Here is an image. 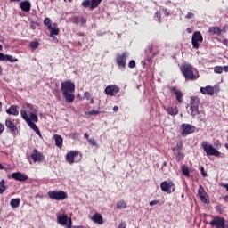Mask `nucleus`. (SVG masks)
<instances>
[{
    "mask_svg": "<svg viewBox=\"0 0 228 228\" xmlns=\"http://www.w3.org/2000/svg\"><path fill=\"white\" fill-rule=\"evenodd\" d=\"M113 111H114L115 113H117V111H118V106H114V107H113Z\"/></svg>",
    "mask_w": 228,
    "mask_h": 228,
    "instance_id": "nucleus-58",
    "label": "nucleus"
},
{
    "mask_svg": "<svg viewBox=\"0 0 228 228\" xmlns=\"http://www.w3.org/2000/svg\"><path fill=\"white\" fill-rule=\"evenodd\" d=\"M127 58H129L128 52H123L122 53H118L116 57V61L118 67H121L122 69H126Z\"/></svg>",
    "mask_w": 228,
    "mask_h": 228,
    "instance_id": "nucleus-10",
    "label": "nucleus"
},
{
    "mask_svg": "<svg viewBox=\"0 0 228 228\" xmlns=\"http://www.w3.org/2000/svg\"><path fill=\"white\" fill-rule=\"evenodd\" d=\"M38 45H40V43H38V41H31L28 45V47L35 51V49L38 48Z\"/></svg>",
    "mask_w": 228,
    "mask_h": 228,
    "instance_id": "nucleus-37",
    "label": "nucleus"
},
{
    "mask_svg": "<svg viewBox=\"0 0 228 228\" xmlns=\"http://www.w3.org/2000/svg\"><path fill=\"white\" fill-rule=\"evenodd\" d=\"M6 113L7 115H13L14 117H17V115H19V106L12 105L6 110Z\"/></svg>",
    "mask_w": 228,
    "mask_h": 228,
    "instance_id": "nucleus-26",
    "label": "nucleus"
},
{
    "mask_svg": "<svg viewBox=\"0 0 228 228\" xmlns=\"http://www.w3.org/2000/svg\"><path fill=\"white\" fill-rule=\"evenodd\" d=\"M22 118L23 120H25V122L28 124L30 129H33L36 132V134H37L39 138H42V134L40 133V129H38V126L35 125L36 122H38V116L32 114L31 119H29V116L26 115V111H23Z\"/></svg>",
    "mask_w": 228,
    "mask_h": 228,
    "instance_id": "nucleus-4",
    "label": "nucleus"
},
{
    "mask_svg": "<svg viewBox=\"0 0 228 228\" xmlns=\"http://www.w3.org/2000/svg\"><path fill=\"white\" fill-rule=\"evenodd\" d=\"M182 174L185 175V177H190V169L186 166L182 167Z\"/></svg>",
    "mask_w": 228,
    "mask_h": 228,
    "instance_id": "nucleus-38",
    "label": "nucleus"
},
{
    "mask_svg": "<svg viewBox=\"0 0 228 228\" xmlns=\"http://www.w3.org/2000/svg\"><path fill=\"white\" fill-rule=\"evenodd\" d=\"M181 129H182V136L186 137L188 136V134H192V133L195 131V129H197V127H195V126L193 125H190L187 123H183L181 126Z\"/></svg>",
    "mask_w": 228,
    "mask_h": 228,
    "instance_id": "nucleus-12",
    "label": "nucleus"
},
{
    "mask_svg": "<svg viewBox=\"0 0 228 228\" xmlns=\"http://www.w3.org/2000/svg\"><path fill=\"white\" fill-rule=\"evenodd\" d=\"M223 70H224V72H228V66H224Z\"/></svg>",
    "mask_w": 228,
    "mask_h": 228,
    "instance_id": "nucleus-59",
    "label": "nucleus"
},
{
    "mask_svg": "<svg viewBox=\"0 0 228 228\" xmlns=\"http://www.w3.org/2000/svg\"><path fill=\"white\" fill-rule=\"evenodd\" d=\"M201 42H204V37L200 31H196L192 35L191 44L193 49H199L200 47Z\"/></svg>",
    "mask_w": 228,
    "mask_h": 228,
    "instance_id": "nucleus-9",
    "label": "nucleus"
},
{
    "mask_svg": "<svg viewBox=\"0 0 228 228\" xmlns=\"http://www.w3.org/2000/svg\"><path fill=\"white\" fill-rule=\"evenodd\" d=\"M6 191V186L4 185V180L0 181V195H3Z\"/></svg>",
    "mask_w": 228,
    "mask_h": 228,
    "instance_id": "nucleus-39",
    "label": "nucleus"
},
{
    "mask_svg": "<svg viewBox=\"0 0 228 228\" xmlns=\"http://www.w3.org/2000/svg\"><path fill=\"white\" fill-rule=\"evenodd\" d=\"M87 115H101V111L99 110H91L87 112Z\"/></svg>",
    "mask_w": 228,
    "mask_h": 228,
    "instance_id": "nucleus-46",
    "label": "nucleus"
},
{
    "mask_svg": "<svg viewBox=\"0 0 228 228\" xmlns=\"http://www.w3.org/2000/svg\"><path fill=\"white\" fill-rule=\"evenodd\" d=\"M200 92L203 95H215V87L207 86L206 87H200Z\"/></svg>",
    "mask_w": 228,
    "mask_h": 228,
    "instance_id": "nucleus-23",
    "label": "nucleus"
},
{
    "mask_svg": "<svg viewBox=\"0 0 228 228\" xmlns=\"http://www.w3.org/2000/svg\"><path fill=\"white\" fill-rule=\"evenodd\" d=\"M76 156H77V151H69L67 153L66 155V161L67 163H69V165H72V163H74V158H76Z\"/></svg>",
    "mask_w": 228,
    "mask_h": 228,
    "instance_id": "nucleus-27",
    "label": "nucleus"
},
{
    "mask_svg": "<svg viewBox=\"0 0 228 228\" xmlns=\"http://www.w3.org/2000/svg\"><path fill=\"white\" fill-rule=\"evenodd\" d=\"M170 90L175 95L178 104H183V92L177 89L176 86L170 87Z\"/></svg>",
    "mask_w": 228,
    "mask_h": 228,
    "instance_id": "nucleus-17",
    "label": "nucleus"
},
{
    "mask_svg": "<svg viewBox=\"0 0 228 228\" xmlns=\"http://www.w3.org/2000/svg\"><path fill=\"white\" fill-rule=\"evenodd\" d=\"M126 224L125 222H121L119 224H118V228H126Z\"/></svg>",
    "mask_w": 228,
    "mask_h": 228,
    "instance_id": "nucleus-53",
    "label": "nucleus"
},
{
    "mask_svg": "<svg viewBox=\"0 0 228 228\" xmlns=\"http://www.w3.org/2000/svg\"><path fill=\"white\" fill-rule=\"evenodd\" d=\"M10 206L11 208H19V206H20V199L16 198V199H12L10 201Z\"/></svg>",
    "mask_w": 228,
    "mask_h": 228,
    "instance_id": "nucleus-34",
    "label": "nucleus"
},
{
    "mask_svg": "<svg viewBox=\"0 0 228 228\" xmlns=\"http://www.w3.org/2000/svg\"><path fill=\"white\" fill-rule=\"evenodd\" d=\"M160 188L162 191H165L167 194L172 193L174 191V182L168 180V181H164L160 183Z\"/></svg>",
    "mask_w": 228,
    "mask_h": 228,
    "instance_id": "nucleus-14",
    "label": "nucleus"
},
{
    "mask_svg": "<svg viewBox=\"0 0 228 228\" xmlns=\"http://www.w3.org/2000/svg\"><path fill=\"white\" fill-rule=\"evenodd\" d=\"M201 147L203 151L206 152L207 156H215L216 158H218L220 156V152L216 148L213 147L212 144H209L208 142H203L201 143Z\"/></svg>",
    "mask_w": 228,
    "mask_h": 228,
    "instance_id": "nucleus-5",
    "label": "nucleus"
},
{
    "mask_svg": "<svg viewBox=\"0 0 228 228\" xmlns=\"http://www.w3.org/2000/svg\"><path fill=\"white\" fill-rule=\"evenodd\" d=\"M198 195H199L200 200H201V202H203V204H208L209 202L208 200V193L206 192V190L204 189V187L202 185L199 186Z\"/></svg>",
    "mask_w": 228,
    "mask_h": 228,
    "instance_id": "nucleus-16",
    "label": "nucleus"
},
{
    "mask_svg": "<svg viewBox=\"0 0 228 228\" xmlns=\"http://www.w3.org/2000/svg\"><path fill=\"white\" fill-rule=\"evenodd\" d=\"M4 131V125L0 124V134Z\"/></svg>",
    "mask_w": 228,
    "mask_h": 228,
    "instance_id": "nucleus-55",
    "label": "nucleus"
},
{
    "mask_svg": "<svg viewBox=\"0 0 228 228\" xmlns=\"http://www.w3.org/2000/svg\"><path fill=\"white\" fill-rule=\"evenodd\" d=\"M153 49H154V46L152 45H151L148 46V48L146 50L147 54H149V53L151 54V56H149V55L147 56V61H151L152 57L156 56V54H158V53H152Z\"/></svg>",
    "mask_w": 228,
    "mask_h": 228,
    "instance_id": "nucleus-31",
    "label": "nucleus"
},
{
    "mask_svg": "<svg viewBox=\"0 0 228 228\" xmlns=\"http://www.w3.org/2000/svg\"><path fill=\"white\" fill-rule=\"evenodd\" d=\"M57 223L59 225H67L69 224V216L67 214H57Z\"/></svg>",
    "mask_w": 228,
    "mask_h": 228,
    "instance_id": "nucleus-22",
    "label": "nucleus"
},
{
    "mask_svg": "<svg viewBox=\"0 0 228 228\" xmlns=\"http://www.w3.org/2000/svg\"><path fill=\"white\" fill-rule=\"evenodd\" d=\"M90 104L93 105L94 110H100L101 108V100L99 98H91Z\"/></svg>",
    "mask_w": 228,
    "mask_h": 228,
    "instance_id": "nucleus-28",
    "label": "nucleus"
},
{
    "mask_svg": "<svg viewBox=\"0 0 228 228\" xmlns=\"http://www.w3.org/2000/svg\"><path fill=\"white\" fill-rule=\"evenodd\" d=\"M61 91L62 97L65 99L67 104H71L76 99L74 93L76 92V84L70 80H66L61 83Z\"/></svg>",
    "mask_w": 228,
    "mask_h": 228,
    "instance_id": "nucleus-1",
    "label": "nucleus"
},
{
    "mask_svg": "<svg viewBox=\"0 0 228 228\" xmlns=\"http://www.w3.org/2000/svg\"><path fill=\"white\" fill-rule=\"evenodd\" d=\"M117 209H126L127 208V203L124 200H119L116 203Z\"/></svg>",
    "mask_w": 228,
    "mask_h": 228,
    "instance_id": "nucleus-35",
    "label": "nucleus"
},
{
    "mask_svg": "<svg viewBox=\"0 0 228 228\" xmlns=\"http://www.w3.org/2000/svg\"><path fill=\"white\" fill-rule=\"evenodd\" d=\"M25 111L27 117H28L29 120H31V116L33 114H35L36 117L37 116V109L33 108V105L28 103L27 106H23L21 110H20V115H21V118H22V113Z\"/></svg>",
    "mask_w": 228,
    "mask_h": 228,
    "instance_id": "nucleus-13",
    "label": "nucleus"
},
{
    "mask_svg": "<svg viewBox=\"0 0 228 228\" xmlns=\"http://www.w3.org/2000/svg\"><path fill=\"white\" fill-rule=\"evenodd\" d=\"M91 220L98 225H102L104 224V217H102V215L101 213H95L94 215H93Z\"/></svg>",
    "mask_w": 228,
    "mask_h": 228,
    "instance_id": "nucleus-21",
    "label": "nucleus"
},
{
    "mask_svg": "<svg viewBox=\"0 0 228 228\" xmlns=\"http://www.w3.org/2000/svg\"><path fill=\"white\" fill-rule=\"evenodd\" d=\"M227 29H228V26L225 25V26L223 28V29H221V30L223 31V33H225V32L227 31Z\"/></svg>",
    "mask_w": 228,
    "mask_h": 228,
    "instance_id": "nucleus-56",
    "label": "nucleus"
},
{
    "mask_svg": "<svg viewBox=\"0 0 228 228\" xmlns=\"http://www.w3.org/2000/svg\"><path fill=\"white\" fill-rule=\"evenodd\" d=\"M53 140L55 141L56 147H58L59 149H61V147H63V138H61V135H53Z\"/></svg>",
    "mask_w": 228,
    "mask_h": 228,
    "instance_id": "nucleus-29",
    "label": "nucleus"
},
{
    "mask_svg": "<svg viewBox=\"0 0 228 228\" xmlns=\"http://www.w3.org/2000/svg\"><path fill=\"white\" fill-rule=\"evenodd\" d=\"M75 24H80V26H85L86 24V19L81 15L76 16L74 19Z\"/></svg>",
    "mask_w": 228,
    "mask_h": 228,
    "instance_id": "nucleus-32",
    "label": "nucleus"
},
{
    "mask_svg": "<svg viewBox=\"0 0 228 228\" xmlns=\"http://www.w3.org/2000/svg\"><path fill=\"white\" fill-rule=\"evenodd\" d=\"M50 31V37H53V35H60V28H58V24L53 23V27L48 28Z\"/></svg>",
    "mask_w": 228,
    "mask_h": 228,
    "instance_id": "nucleus-33",
    "label": "nucleus"
},
{
    "mask_svg": "<svg viewBox=\"0 0 228 228\" xmlns=\"http://www.w3.org/2000/svg\"><path fill=\"white\" fill-rule=\"evenodd\" d=\"M187 33H191V28H187Z\"/></svg>",
    "mask_w": 228,
    "mask_h": 228,
    "instance_id": "nucleus-63",
    "label": "nucleus"
},
{
    "mask_svg": "<svg viewBox=\"0 0 228 228\" xmlns=\"http://www.w3.org/2000/svg\"><path fill=\"white\" fill-rule=\"evenodd\" d=\"M101 3H102V0H92L91 1V10H95Z\"/></svg>",
    "mask_w": 228,
    "mask_h": 228,
    "instance_id": "nucleus-36",
    "label": "nucleus"
},
{
    "mask_svg": "<svg viewBox=\"0 0 228 228\" xmlns=\"http://www.w3.org/2000/svg\"><path fill=\"white\" fill-rule=\"evenodd\" d=\"M220 186H222V188H225V189H226V191H228V183H220Z\"/></svg>",
    "mask_w": 228,
    "mask_h": 228,
    "instance_id": "nucleus-54",
    "label": "nucleus"
},
{
    "mask_svg": "<svg viewBox=\"0 0 228 228\" xmlns=\"http://www.w3.org/2000/svg\"><path fill=\"white\" fill-rule=\"evenodd\" d=\"M154 19H155V20H158L159 23H161V12L157 11L154 13Z\"/></svg>",
    "mask_w": 228,
    "mask_h": 228,
    "instance_id": "nucleus-40",
    "label": "nucleus"
},
{
    "mask_svg": "<svg viewBox=\"0 0 228 228\" xmlns=\"http://www.w3.org/2000/svg\"><path fill=\"white\" fill-rule=\"evenodd\" d=\"M214 72L216 74H222V72H224V68L222 66H216L214 68Z\"/></svg>",
    "mask_w": 228,
    "mask_h": 228,
    "instance_id": "nucleus-43",
    "label": "nucleus"
},
{
    "mask_svg": "<svg viewBox=\"0 0 228 228\" xmlns=\"http://www.w3.org/2000/svg\"><path fill=\"white\" fill-rule=\"evenodd\" d=\"M88 142H89L91 145H94V147H98V146H97V142L94 141V139H88Z\"/></svg>",
    "mask_w": 228,
    "mask_h": 228,
    "instance_id": "nucleus-48",
    "label": "nucleus"
},
{
    "mask_svg": "<svg viewBox=\"0 0 228 228\" xmlns=\"http://www.w3.org/2000/svg\"><path fill=\"white\" fill-rule=\"evenodd\" d=\"M5 126L11 133H15V131H17V126H15V123H13L11 119L5 120Z\"/></svg>",
    "mask_w": 228,
    "mask_h": 228,
    "instance_id": "nucleus-25",
    "label": "nucleus"
},
{
    "mask_svg": "<svg viewBox=\"0 0 228 228\" xmlns=\"http://www.w3.org/2000/svg\"><path fill=\"white\" fill-rule=\"evenodd\" d=\"M0 61H10V63H16V61H19V59L12 55L0 53Z\"/></svg>",
    "mask_w": 228,
    "mask_h": 228,
    "instance_id": "nucleus-19",
    "label": "nucleus"
},
{
    "mask_svg": "<svg viewBox=\"0 0 228 228\" xmlns=\"http://www.w3.org/2000/svg\"><path fill=\"white\" fill-rule=\"evenodd\" d=\"M72 228H84L83 226H73Z\"/></svg>",
    "mask_w": 228,
    "mask_h": 228,
    "instance_id": "nucleus-64",
    "label": "nucleus"
},
{
    "mask_svg": "<svg viewBox=\"0 0 228 228\" xmlns=\"http://www.w3.org/2000/svg\"><path fill=\"white\" fill-rule=\"evenodd\" d=\"M216 213H218L219 215H222V213H224V206L222 204H218L216 207Z\"/></svg>",
    "mask_w": 228,
    "mask_h": 228,
    "instance_id": "nucleus-42",
    "label": "nucleus"
},
{
    "mask_svg": "<svg viewBox=\"0 0 228 228\" xmlns=\"http://www.w3.org/2000/svg\"><path fill=\"white\" fill-rule=\"evenodd\" d=\"M129 69H134L136 67V61L135 60H131L128 63Z\"/></svg>",
    "mask_w": 228,
    "mask_h": 228,
    "instance_id": "nucleus-45",
    "label": "nucleus"
},
{
    "mask_svg": "<svg viewBox=\"0 0 228 228\" xmlns=\"http://www.w3.org/2000/svg\"><path fill=\"white\" fill-rule=\"evenodd\" d=\"M0 42H4V37L0 34Z\"/></svg>",
    "mask_w": 228,
    "mask_h": 228,
    "instance_id": "nucleus-60",
    "label": "nucleus"
},
{
    "mask_svg": "<svg viewBox=\"0 0 228 228\" xmlns=\"http://www.w3.org/2000/svg\"><path fill=\"white\" fill-rule=\"evenodd\" d=\"M120 92V87L118 86L110 85L105 88L106 95H110V97H115Z\"/></svg>",
    "mask_w": 228,
    "mask_h": 228,
    "instance_id": "nucleus-15",
    "label": "nucleus"
},
{
    "mask_svg": "<svg viewBox=\"0 0 228 228\" xmlns=\"http://www.w3.org/2000/svg\"><path fill=\"white\" fill-rule=\"evenodd\" d=\"M172 151L176 158V161H183V159H184V153H183V142H177L176 147H174Z\"/></svg>",
    "mask_w": 228,
    "mask_h": 228,
    "instance_id": "nucleus-11",
    "label": "nucleus"
},
{
    "mask_svg": "<svg viewBox=\"0 0 228 228\" xmlns=\"http://www.w3.org/2000/svg\"><path fill=\"white\" fill-rule=\"evenodd\" d=\"M20 8L25 13H29L31 12V3L28 0L21 1L20 3Z\"/></svg>",
    "mask_w": 228,
    "mask_h": 228,
    "instance_id": "nucleus-20",
    "label": "nucleus"
},
{
    "mask_svg": "<svg viewBox=\"0 0 228 228\" xmlns=\"http://www.w3.org/2000/svg\"><path fill=\"white\" fill-rule=\"evenodd\" d=\"M195 14L193 12H188L185 16V19H193Z\"/></svg>",
    "mask_w": 228,
    "mask_h": 228,
    "instance_id": "nucleus-49",
    "label": "nucleus"
},
{
    "mask_svg": "<svg viewBox=\"0 0 228 228\" xmlns=\"http://www.w3.org/2000/svg\"><path fill=\"white\" fill-rule=\"evenodd\" d=\"M11 177L15 181H20V183H24V181H28L29 177L27 175H24L20 172H15L11 175Z\"/></svg>",
    "mask_w": 228,
    "mask_h": 228,
    "instance_id": "nucleus-18",
    "label": "nucleus"
},
{
    "mask_svg": "<svg viewBox=\"0 0 228 228\" xmlns=\"http://www.w3.org/2000/svg\"><path fill=\"white\" fill-rule=\"evenodd\" d=\"M162 12L166 17H170V12H168L167 8H162Z\"/></svg>",
    "mask_w": 228,
    "mask_h": 228,
    "instance_id": "nucleus-47",
    "label": "nucleus"
},
{
    "mask_svg": "<svg viewBox=\"0 0 228 228\" xmlns=\"http://www.w3.org/2000/svg\"><path fill=\"white\" fill-rule=\"evenodd\" d=\"M200 173L202 174L203 177H208V173L204 170V167H200Z\"/></svg>",
    "mask_w": 228,
    "mask_h": 228,
    "instance_id": "nucleus-50",
    "label": "nucleus"
},
{
    "mask_svg": "<svg viewBox=\"0 0 228 228\" xmlns=\"http://www.w3.org/2000/svg\"><path fill=\"white\" fill-rule=\"evenodd\" d=\"M67 228H72V219L69 217L67 223Z\"/></svg>",
    "mask_w": 228,
    "mask_h": 228,
    "instance_id": "nucleus-51",
    "label": "nucleus"
},
{
    "mask_svg": "<svg viewBox=\"0 0 228 228\" xmlns=\"http://www.w3.org/2000/svg\"><path fill=\"white\" fill-rule=\"evenodd\" d=\"M156 204H159V200H151L150 202V206H156Z\"/></svg>",
    "mask_w": 228,
    "mask_h": 228,
    "instance_id": "nucleus-52",
    "label": "nucleus"
},
{
    "mask_svg": "<svg viewBox=\"0 0 228 228\" xmlns=\"http://www.w3.org/2000/svg\"><path fill=\"white\" fill-rule=\"evenodd\" d=\"M199 106H200V101L199 97L192 96L191 97V115L192 118H198V120H203L206 117L204 111L199 110Z\"/></svg>",
    "mask_w": 228,
    "mask_h": 228,
    "instance_id": "nucleus-3",
    "label": "nucleus"
},
{
    "mask_svg": "<svg viewBox=\"0 0 228 228\" xmlns=\"http://www.w3.org/2000/svg\"><path fill=\"white\" fill-rule=\"evenodd\" d=\"M44 24H45V26H46L48 28L53 26V22L51 21V19H50V18H45V19L44 20Z\"/></svg>",
    "mask_w": 228,
    "mask_h": 228,
    "instance_id": "nucleus-41",
    "label": "nucleus"
},
{
    "mask_svg": "<svg viewBox=\"0 0 228 228\" xmlns=\"http://www.w3.org/2000/svg\"><path fill=\"white\" fill-rule=\"evenodd\" d=\"M82 5L84 6V8H86V0L83 1Z\"/></svg>",
    "mask_w": 228,
    "mask_h": 228,
    "instance_id": "nucleus-61",
    "label": "nucleus"
},
{
    "mask_svg": "<svg viewBox=\"0 0 228 228\" xmlns=\"http://www.w3.org/2000/svg\"><path fill=\"white\" fill-rule=\"evenodd\" d=\"M86 99L88 101V99H90V93H86Z\"/></svg>",
    "mask_w": 228,
    "mask_h": 228,
    "instance_id": "nucleus-62",
    "label": "nucleus"
},
{
    "mask_svg": "<svg viewBox=\"0 0 228 228\" xmlns=\"http://www.w3.org/2000/svg\"><path fill=\"white\" fill-rule=\"evenodd\" d=\"M47 195L51 200H65L68 197L64 191H49Z\"/></svg>",
    "mask_w": 228,
    "mask_h": 228,
    "instance_id": "nucleus-7",
    "label": "nucleus"
},
{
    "mask_svg": "<svg viewBox=\"0 0 228 228\" xmlns=\"http://www.w3.org/2000/svg\"><path fill=\"white\" fill-rule=\"evenodd\" d=\"M28 159L30 164H31V159L33 163H42V161L45 159V157H44V154H42V152H39L38 150L34 149L32 151V153L28 157Z\"/></svg>",
    "mask_w": 228,
    "mask_h": 228,
    "instance_id": "nucleus-8",
    "label": "nucleus"
},
{
    "mask_svg": "<svg viewBox=\"0 0 228 228\" xmlns=\"http://www.w3.org/2000/svg\"><path fill=\"white\" fill-rule=\"evenodd\" d=\"M222 44H224V45H228V39H224Z\"/></svg>",
    "mask_w": 228,
    "mask_h": 228,
    "instance_id": "nucleus-57",
    "label": "nucleus"
},
{
    "mask_svg": "<svg viewBox=\"0 0 228 228\" xmlns=\"http://www.w3.org/2000/svg\"><path fill=\"white\" fill-rule=\"evenodd\" d=\"M38 26H40V24H38V22L36 21H31L30 22V29H37V28H38Z\"/></svg>",
    "mask_w": 228,
    "mask_h": 228,
    "instance_id": "nucleus-44",
    "label": "nucleus"
},
{
    "mask_svg": "<svg viewBox=\"0 0 228 228\" xmlns=\"http://www.w3.org/2000/svg\"><path fill=\"white\" fill-rule=\"evenodd\" d=\"M166 111L168 115H171V117H175V115H177L179 113V108H177V106H168L166 109Z\"/></svg>",
    "mask_w": 228,
    "mask_h": 228,
    "instance_id": "nucleus-24",
    "label": "nucleus"
},
{
    "mask_svg": "<svg viewBox=\"0 0 228 228\" xmlns=\"http://www.w3.org/2000/svg\"><path fill=\"white\" fill-rule=\"evenodd\" d=\"M180 70L184 77L185 81H197V79H199V73L195 74V70L197 69L191 64H182Z\"/></svg>",
    "mask_w": 228,
    "mask_h": 228,
    "instance_id": "nucleus-2",
    "label": "nucleus"
},
{
    "mask_svg": "<svg viewBox=\"0 0 228 228\" xmlns=\"http://www.w3.org/2000/svg\"><path fill=\"white\" fill-rule=\"evenodd\" d=\"M209 35H217V37H220L222 35V30L219 27H210L208 28Z\"/></svg>",
    "mask_w": 228,
    "mask_h": 228,
    "instance_id": "nucleus-30",
    "label": "nucleus"
},
{
    "mask_svg": "<svg viewBox=\"0 0 228 228\" xmlns=\"http://www.w3.org/2000/svg\"><path fill=\"white\" fill-rule=\"evenodd\" d=\"M210 225L211 227H216V228H228V223L225 218L222 216H215L213 219L210 221Z\"/></svg>",
    "mask_w": 228,
    "mask_h": 228,
    "instance_id": "nucleus-6",
    "label": "nucleus"
}]
</instances>
